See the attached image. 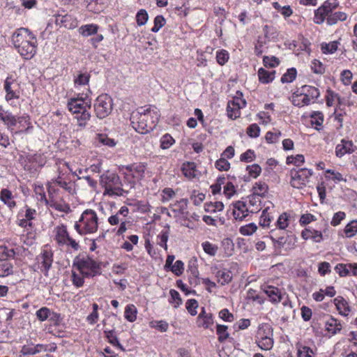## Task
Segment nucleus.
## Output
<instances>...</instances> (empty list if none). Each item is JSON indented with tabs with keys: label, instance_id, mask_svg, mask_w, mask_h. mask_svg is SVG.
<instances>
[{
	"label": "nucleus",
	"instance_id": "1",
	"mask_svg": "<svg viewBox=\"0 0 357 357\" xmlns=\"http://www.w3.org/2000/svg\"><path fill=\"white\" fill-rule=\"evenodd\" d=\"M11 41L23 59L29 60L36 55L38 40L35 34L28 28L17 29L11 36Z\"/></svg>",
	"mask_w": 357,
	"mask_h": 357
},
{
	"label": "nucleus",
	"instance_id": "2",
	"mask_svg": "<svg viewBox=\"0 0 357 357\" xmlns=\"http://www.w3.org/2000/svg\"><path fill=\"white\" fill-rule=\"evenodd\" d=\"M160 114L156 108L151 107L143 111L133 112L130 116L132 128L139 133L146 134L152 131L157 126Z\"/></svg>",
	"mask_w": 357,
	"mask_h": 357
},
{
	"label": "nucleus",
	"instance_id": "3",
	"mask_svg": "<svg viewBox=\"0 0 357 357\" xmlns=\"http://www.w3.org/2000/svg\"><path fill=\"white\" fill-rule=\"evenodd\" d=\"M98 221L96 213L92 209H86L75 222L74 228L79 235L93 234L98 230Z\"/></svg>",
	"mask_w": 357,
	"mask_h": 357
},
{
	"label": "nucleus",
	"instance_id": "4",
	"mask_svg": "<svg viewBox=\"0 0 357 357\" xmlns=\"http://www.w3.org/2000/svg\"><path fill=\"white\" fill-rule=\"evenodd\" d=\"M100 184L105 188V195L122 196L125 192L119 176L114 173L107 172L101 175Z\"/></svg>",
	"mask_w": 357,
	"mask_h": 357
},
{
	"label": "nucleus",
	"instance_id": "5",
	"mask_svg": "<svg viewBox=\"0 0 357 357\" xmlns=\"http://www.w3.org/2000/svg\"><path fill=\"white\" fill-rule=\"evenodd\" d=\"M73 268L85 275L86 278H93L101 274L100 265L92 258L86 257L74 263Z\"/></svg>",
	"mask_w": 357,
	"mask_h": 357
},
{
	"label": "nucleus",
	"instance_id": "6",
	"mask_svg": "<svg viewBox=\"0 0 357 357\" xmlns=\"http://www.w3.org/2000/svg\"><path fill=\"white\" fill-rule=\"evenodd\" d=\"M280 230H271L270 238L275 249L284 248L286 250L294 249L296 243V237L289 235L288 231H282V236H279Z\"/></svg>",
	"mask_w": 357,
	"mask_h": 357
},
{
	"label": "nucleus",
	"instance_id": "7",
	"mask_svg": "<svg viewBox=\"0 0 357 357\" xmlns=\"http://www.w3.org/2000/svg\"><path fill=\"white\" fill-rule=\"evenodd\" d=\"M54 232L55 234L54 240L59 245H68L73 248L75 250H78L79 245L76 239L71 237L67 230V227L64 225H60L54 228Z\"/></svg>",
	"mask_w": 357,
	"mask_h": 357
},
{
	"label": "nucleus",
	"instance_id": "8",
	"mask_svg": "<svg viewBox=\"0 0 357 357\" xmlns=\"http://www.w3.org/2000/svg\"><path fill=\"white\" fill-rule=\"evenodd\" d=\"M312 170L307 168L293 169L290 172V184L294 188L302 189L306 186L312 175Z\"/></svg>",
	"mask_w": 357,
	"mask_h": 357
},
{
	"label": "nucleus",
	"instance_id": "9",
	"mask_svg": "<svg viewBox=\"0 0 357 357\" xmlns=\"http://www.w3.org/2000/svg\"><path fill=\"white\" fill-rule=\"evenodd\" d=\"M112 99L107 93L100 95L96 100L94 109L99 119L107 117L112 110Z\"/></svg>",
	"mask_w": 357,
	"mask_h": 357
},
{
	"label": "nucleus",
	"instance_id": "10",
	"mask_svg": "<svg viewBox=\"0 0 357 357\" xmlns=\"http://www.w3.org/2000/svg\"><path fill=\"white\" fill-rule=\"evenodd\" d=\"M338 3L331 2L329 0H326L317 9L314 11L313 21L316 24H321L325 20L327 21V17L330 16L331 12L337 8Z\"/></svg>",
	"mask_w": 357,
	"mask_h": 357
},
{
	"label": "nucleus",
	"instance_id": "11",
	"mask_svg": "<svg viewBox=\"0 0 357 357\" xmlns=\"http://www.w3.org/2000/svg\"><path fill=\"white\" fill-rule=\"evenodd\" d=\"M242 93L237 91V96L234 97L231 100H229L227 106V116L232 119H236L241 115L240 109L244 107L246 105L245 99L242 98Z\"/></svg>",
	"mask_w": 357,
	"mask_h": 357
},
{
	"label": "nucleus",
	"instance_id": "12",
	"mask_svg": "<svg viewBox=\"0 0 357 357\" xmlns=\"http://www.w3.org/2000/svg\"><path fill=\"white\" fill-rule=\"evenodd\" d=\"M270 328L266 327L259 328L256 335V343L262 350H270L273 346V339Z\"/></svg>",
	"mask_w": 357,
	"mask_h": 357
},
{
	"label": "nucleus",
	"instance_id": "13",
	"mask_svg": "<svg viewBox=\"0 0 357 357\" xmlns=\"http://www.w3.org/2000/svg\"><path fill=\"white\" fill-rule=\"evenodd\" d=\"M68 109L73 114L80 113L82 110L91 107V100L89 98L88 95L83 94L80 97L71 98L68 101Z\"/></svg>",
	"mask_w": 357,
	"mask_h": 357
},
{
	"label": "nucleus",
	"instance_id": "14",
	"mask_svg": "<svg viewBox=\"0 0 357 357\" xmlns=\"http://www.w3.org/2000/svg\"><path fill=\"white\" fill-rule=\"evenodd\" d=\"M54 17L56 25L59 26L60 27H65L69 29H73L77 26V20L72 15L56 14L54 15Z\"/></svg>",
	"mask_w": 357,
	"mask_h": 357
},
{
	"label": "nucleus",
	"instance_id": "15",
	"mask_svg": "<svg viewBox=\"0 0 357 357\" xmlns=\"http://www.w3.org/2000/svg\"><path fill=\"white\" fill-rule=\"evenodd\" d=\"M38 263L40 265L41 271L47 275L48 271L52 266L53 261V254L50 250H43L40 255L38 258Z\"/></svg>",
	"mask_w": 357,
	"mask_h": 357
},
{
	"label": "nucleus",
	"instance_id": "16",
	"mask_svg": "<svg viewBox=\"0 0 357 357\" xmlns=\"http://www.w3.org/2000/svg\"><path fill=\"white\" fill-rule=\"evenodd\" d=\"M355 146L352 141L343 139L341 143L337 144L335 148V153L337 157H342L346 153H351L355 151Z\"/></svg>",
	"mask_w": 357,
	"mask_h": 357
},
{
	"label": "nucleus",
	"instance_id": "17",
	"mask_svg": "<svg viewBox=\"0 0 357 357\" xmlns=\"http://www.w3.org/2000/svg\"><path fill=\"white\" fill-rule=\"evenodd\" d=\"M129 214V209L127 206H123L116 213L108 218V222L111 225H117L125 220Z\"/></svg>",
	"mask_w": 357,
	"mask_h": 357
},
{
	"label": "nucleus",
	"instance_id": "18",
	"mask_svg": "<svg viewBox=\"0 0 357 357\" xmlns=\"http://www.w3.org/2000/svg\"><path fill=\"white\" fill-rule=\"evenodd\" d=\"M248 208L245 202L238 201L234 204L233 215L236 220H242L248 215Z\"/></svg>",
	"mask_w": 357,
	"mask_h": 357
},
{
	"label": "nucleus",
	"instance_id": "19",
	"mask_svg": "<svg viewBox=\"0 0 357 357\" xmlns=\"http://www.w3.org/2000/svg\"><path fill=\"white\" fill-rule=\"evenodd\" d=\"M292 103L298 107L307 105L310 102V98L307 94L301 93V91H295L291 97Z\"/></svg>",
	"mask_w": 357,
	"mask_h": 357
},
{
	"label": "nucleus",
	"instance_id": "20",
	"mask_svg": "<svg viewBox=\"0 0 357 357\" xmlns=\"http://www.w3.org/2000/svg\"><path fill=\"white\" fill-rule=\"evenodd\" d=\"M196 167L195 162H188L183 164L182 172L185 177L192 179L199 175V172Z\"/></svg>",
	"mask_w": 357,
	"mask_h": 357
},
{
	"label": "nucleus",
	"instance_id": "21",
	"mask_svg": "<svg viewBox=\"0 0 357 357\" xmlns=\"http://www.w3.org/2000/svg\"><path fill=\"white\" fill-rule=\"evenodd\" d=\"M264 291L272 302L279 303L281 301L282 295L278 288L273 286H265Z\"/></svg>",
	"mask_w": 357,
	"mask_h": 357
},
{
	"label": "nucleus",
	"instance_id": "22",
	"mask_svg": "<svg viewBox=\"0 0 357 357\" xmlns=\"http://www.w3.org/2000/svg\"><path fill=\"white\" fill-rule=\"evenodd\" d=\"M215 277L217 278V281L219 284L221 285H225L231 281L232 273L229 270L224 268L218 270L215 273Z\"/></svg>",
	"mask_w": 357,
	"mask_h": 357
},
{
	"label": "nucleus",
	"instance_id": "23",
	"mask_svg": "<svg viewBox=\"0 0 357 357\" xmlns=\"http://www.w3.org/2000/svg\"><path fill=\"white\" fill-rule=\"evenodd\" d=\"M335 305L340 312L344 316H347L350 312V307L347 301L342 296H337L334 299Z\"/></svg>",
	"mask_w": 357,
	"mask_h": 357
},
{
	"label": "nucleus",
	"instance_id": "24",
	"mask_svg": "<svg viewBox=\"0 0 357 357\" xmlns=\"http://www.w3.org/2000/svg\"><path fill=\"white\" fill-rule=\"evenodd\" d=\"M13 196L10 190L3 188L0 192V199L10 208L16 206V202L13 199Z\"/></svg>",
	"mask_w": 357,
	"mask_h": 357
},
{
	"label": "nucleus",
	"instance_id": "25",
	"mask_svg": "<svg viewBox=\"0 0 357 357\" xmlns=\"http://www.w3.org/2000/svg\"><path fill=\"white\" fill-rule=\"evenodd\" d=\"M339 45L340 42L337 40L321 43L320 45L321 51L324 54H332L337 50Z\"/></svg>",
	"mask_w": 357,
	"mask_h": 357
},
{
	"label": "nucleus",
	"instance_id": "26",
	"mask_svg": "<svg viewBox=\"0 0 357 357\" xmlns=\"http://www.w3.org/2000/svg\"><path fill=\"white\" fill-rule=\"evenodd\" d=\"M326 331L332 335H335L342 329L340 322L333 317H331L326 323Z\"/></svg>",
	"mask_w": 357,
	"mask_h": 357
},
{
	"label": "nucleus",
	"instance_id": "27",
	"mask_svg": "<svg viewBox=\"0 0 357 357\" xmlns=\"http://www.w3.org/2000/svg\"><path fill=\"white\" fill-rule=\"evenodd\" d=\"M347 19V15L342 11L331 12V14L327 17V24L334 25L338 22H344Z\"/></svg>",
	"mask_w": 357,
	"mask_h": 357
},
{
	"label": "nucleus",
	"instance_id": "28",
	"mask_svg": "<svg viewBox=\"0 0 357 357\" xmlns=\"http://www.w3.org/2000/svg\"><path fill=\"white\" fill-rule=\"evenodd\" d=\"M98 29L99 26L98 24H89L81 26L79 29V31L82 36L87 37L91 35L96 34Z\"/></svg>",
	"mask_w": 357,
	"mask_h": 357
},
{
	"label": "nucleus",
	"instance_id": "29",
	"mask_svg": "<svg viewBox=\"0 0 357 357\" xmlns=\"http://www.w3.org/2000/svg\"><path fill=\"white\" fill-rule=\"evenodd\" d=\"M213 324V320L212 315L211 314H205V311L203 309L202 312L199 314L198 317V326L204 328H208Z\"/></svg>",
	"mask_w": 357,
	"mask_h": 357
},
{
	"label": "nucleus",
	"instance_id": "30",
	"mask_svg": "<svg viewBox=\"0 0 357 357\" xmlns=\"http://www.w3.org/2000/svg\"><path fill=\"white\" fill-rule=\"evenodd\" d=\"M0 119L9 128L14 127L17 123V119L11 113L8 112L0 111Z\"/></svg>",
	"mask_w": 357,
	"mask_h": 357
},
{
	"label": "nucleus",
	"instance_id": "31",
	"mask_svg": "<svg viewBox=\"0 0 357 357\" xmlns=\"http://www.w3.org/2000/svg\"><path fill=\"white\" fill-rule=\"evenodd\" d=\"M46 204L50 207L54 208L56 210L61 211V212H68L70 210V206L68 204H65L63 202H59L57 201H55L54 199L50 197L48 200H46Z\"/></svg>",
	"mask_w": 357,
	"mask_h": 357
},
{
	"label": "nucleus",
	"instance_id": "32",
	"mask_svg": "<svg viewBox=\"0 0 357 357\" xmlns=\"http://www.w3.org/2000/svg\"><path fill=\"white\" fill-rule=\"evenodd\" d=\"M268 41L266 40L265 38L258 36L255 45V54L257 56H261L268 48Z\"/></svg>",
	"mask_w": 357,
	"mask_h": 357
},
{
	"label": "nucleus",
	"instance_id": "33",
	"mask_svg": "<svg viewBox=\"0 0 357 357\" xmlns=\"http://www.w3.org/2000/svg\"><path fill=\"white\" fill-rule=\"evenodd\" d=\"M275 73V71L269 72L263 68H261L258 70L259 79L262 83H269L274 79Z\"/></svg>",
	"mask_w": 357,
	"mask_h": 357
},
{
	"label": "nucleus",
	"instance_id": "34",
	"mask_svg": "<svg viewBox=\"0 0 357 357\" xmlns=\"http://www.w3.org/2000/svg\"><path fill=\"white\" fill-rule=\"evenodd\" d=\"M75 118L77 119V125L79 127H85L91 118V114L86 108L80 113L76 114Z\"/></svg>",
	"mask_w": 357,
	"mask_h": 357
},
{
	"label": "nucleus",
	"instance_id": "35",
	"mask_svg": "<svg viewBox=\"0 0 357 357\" xmlns=\"http://www.w3.org/2000/svg\"><path fill=\"white\" fill-rule=\"evenodd\" d=\"M13 266L8 261H0V277H6L13 274Z\"/></svg>",
	"mask_w": 357,
	"mask_h": 357
},
{
	"label": "nucleus",
	"instance_id": "36",
	"mask_svg": "<svg viewBox=\"0 0 357 357\" xmlns=\"http://www.w3.org/2000/svg\"><path fill=\"white\" fill-rule=\"evenodd\" d=\"M15 255L14 249L6 245H0V261H7L8 259L14 258Z\"/></svg>",
	"mask_w": 357,
	"mask_h": 357
},
{
	"label": "nucleus",
	"instance_id": "37",
	"mask_svg": "<svg viewBox=\"0 0 357 357\" xmlns=\"http://www.w3.org/2000/svg\"><path fill=\"white\" fill-rule=\"evenodd\" d=\"M137 308L132 305L130 304L126 307L125 309V318L130 322H133L137 318Z\"/></svg>",
	"mask_w": 357,
	"mask_h": 357
},
{
	"label": "nucleus",
	"instance_id": "38",
	"mask_svg": "<svg viewBox=\"0 0 357 357\" xmlns=\"http://www.w3.org/2000/svg\"><path fill=\"white\" fill-rule=\"evenodd\" d=\"M269 208H266L263 211L260 217V225L263 227H268L271 222L273 220V217L268 213Z\"/></svg>",
	"mask_w": 357,
	"mask_h": 357
},
{
	"label": "nucleus",
	"instance_id": "39",
	"mask_svg": "<svg viewBox=\"0 0 357 357\" xmlns=\"http://www.w3.org/2000/svg\"><path fill=\"white\" fill-rule=\"evenodd\" d=\"M228 327L225 325L217 324L216 333L218 335V341L224 342L229 337V333L227 331Z\"/></svg>",
	"mask_w": 357,
	"mask_h": 357
},
{
	"label": "nucleus",
	"instance_id": "40",
	"mask_svg": "<svg viewBox=\"0 0 357 357\" xmlns=\"http://www.w3.org/2000/svg\"><path fill=\"white\" fill-rule=\"evenodd\" d=\"M268 187L265 183L257 182L253 186V193L258 197H264L268 192Z\"/></svg>",
	"mask_w": 357,
	"mask_h": 357
},
{
	"label": "nucleus",
	"instance_id": "41",
	"mask_svg": "<svg viewBox=\"0 0 357 357\" xmlns=\"http://www.w3.org/2000/svg\"><path fill=\"white\" fill-rule=\"evenodd\" d=\"M215 59L220 66H224L229 59V54L226 50H220L216 52Z\"/></svg>",
	"mask_w": 357,
	"mask_h": 357
},
{
	"label": "nucleus",
	"instance_id": "42",
	"mask_svg": "<svg viewBox=\"0 0 357 357\" xmlns=\"http://www.w3.org/2000/svg\"><path fill=\"white\" fill-rule=\"evenodd\" d=\"M72 271V282L76 287H81L84 284V278L85 275L78 272L75 268Z\"/></svg>",
	"mask_w": 357,
	"mask_h": 357
},
{
	"label": "nucleus",
	"instance_id": "43",
	"mask_svg": "<svg viewBox=\"0 0 357 357\" xmlns=\"http://www.w3.org/2000/svg\"><path fill=\"white\" fill-rule=\"evenodd\" d=\"M289 215H287V213H282L277 222H276V227H278V229H276L275 230H284L289 225Z\"/></svg>",
	"mask_w": 357,
	"mask_h": 357
},
{
	"label": "nucleus",
	"instance_id": "44",
	"mask_svg": "<svg viewBox=\"0 0 357 357\" xmlns=\"http://www.w3.org/2000/svg\"><path fill=\"white\" fill-rule=\"evenodd\" d=\"M297 70L295 68H289L287 72L282 76L281 82L282 83L292 82L296 77Z\"/></svg>",
	"mask_w": 357,
	"mask_h": 357
},
{
	"label": "nucleus",
	"instance_id": "45",
	"mask_svg": "<svg viewBox=\"0 0 357 357\" xmlns=\"http://www.w3.org/2000/svg\"><path fill=\"white\" fill-rule=\"evenodd\" d=\"M29 161L36 163L38 167H43L46 163V157L43 153H36L29 156Z\"/></svg>",
	"mask_w": 357,
	"mask_h": 357
},
{
	"label": "nucleus",
	"instance_id": "46",
	"mask_svg": "<svg viewBox=\"0 0 357 357\" xmlns=\"http://www.w3.org/2000/svg\"><path fill=\"white\" fill-rule=\"evenodd\" d=\"M224 208V204L221 202H210L205 204V211L208 213L221 211Z\"/></svg>",
	"mask_w": 357,
	"mask_h": 357
},
{
	"label": "nucleus",
	"instance_id": "47",
	"mask_svg": "<svg viewBox=\"0 0 357 357\" xmlns=\"http://www.w3.org/2000/svg\"><path fill=\"white\" fill-rule=\"evenodd\" d=\"M136 22L138 26H144L149 20V15L145 9H140L136 14Z\"/></svg>",
	"mask_w": 357,
	"mask_h": 357
},
{
	"label": "nucleus",
	"instance_id": "48",
	"mask_svg": "<svg viewBox=\"0 0 357 357\" xmlns=\"http://www.w3.org/2000/svg\"><path fill=\"white\" fill-rule=\"evenodd\" d=\"M174 143V139L169 134H165L160 138V148L162 149H167Z\"/></svg>",
	"mask_w": 357,
	"mask_h": 357
},
{
	"label": "nucleus",
	"instance_id": "49",
	"mask_svg": "<svg viewBox=\"0 0 357 357\" xmlns=\"http://www.w3.org/2000/svg\"><path fill=\"white\" fill-rule=\"evenodd\" d=\"M105 336L108 342L114 346L119 347L121 350H124L122 345L120 344L117 337L114 335V331H105Z\"/></svg>",
	"mask_w": 357,
	"mask_h": 357
},
{
	"label": "nucleus",
	"instance_id": "50",
	"mask_svg": "<svg viewBox=\"0 0 357 357\" xmlns=\"http://www.w3.org/2000/svg\"><path fill=\"white\" fill-rule=\"evenodd\" d=\"M344 233L348 238L353 237L357 233V220H352L344 228Z\"/></svg>",
	"mask_w": 357,
	"mask_h": 357
},
{
	"label": "nucleus",
	"instance_id": "51",
	"mask_svg": "<svg viewBox=\"0 0 357 357\" xmlns=\"http://www.w3.org/2000/svg\"><path fill=\"white\" fill-rule=\"evenodd\" d=\"M257 229V226L255 223H249L242 226L239 229V231L242 235L250 236L253 234Z\"/></svg>",
	"mask_w": 357,
	"mask_h": 357
},
{
	"label": "nucleus",
	"instance_id": "52",
	"mask_svg": "<svg viewBox=\"0 0 357 357\" xmlns=\"http://www.w3.org/2000/svg\"><path fill=\"white\" fill-rule=\"evenodd\" d=\"M169 227L167 226V229L162 230L160 233V234L158 236V238H159V241H158V244L160 246L164 248V249L165 250H167V242L168 241L169 234Z\"/></svg>",
	"mask_w": 357,
	"mask_h": 357
},
{
	"label": "nucleus",
	"instance_id": "53",
	"mask_svg": "<svg viewBox=\"0 0 357 357\" xmlns=\"http://www.w3.org/2000/svg\"><path fill=\"white\" fill-rule=\"evenodd\" d=\"M204 252L210 256H215L218 252V247L216 245L212 244L208 241H205L202 244Z\"/></svg>",
	"mask_w": 357,
	"mask_h": 357
},
{
	"label": "nucleus",
	"instance_id": "54",
	"mask_svg": "<svg viewBox=\"0 0 357 357\" xmlns=\"http://www.w3.org/2000/svg\"><path fill=\"white\" fill-rule=\"evenodd\" d=\"M263 63L266 68H275L280 64V60L274 56H264L263 57Z\"/></svg>",
	"mask_w": 357,
	"mask_h": 357
},
{
	"label": "nucleus",
	"instance_id": "55",
	"mask_svg": "<svg viewBox=\"0 0 357 357\" xmlns=\"http://www.w3.org/2000/svg\"><path fill=\"white\" fill-rule=\"evenodd\" d=\"M165 19L161 15H158L154 18L153 21V26L151 28V31L153 33H157L159 30L165 26Z\"/></svg>",
	"mask_w": 357,
	"mask_h": 357
},
{
	"label": "nucleus",
	"instance_id": "56",
	"mask_svg": "<svg viewBox=\"0 0 357 357\" xmlns=\"http://www.w3.org/2000/svg\"><path fill=\"white\" fill-rule=\"evenodd\" d=\"M96 139L99 143L109 147H113L116 145L115 141L113 139L109 138L107 135L105 134L98 135Z\"/></svg>",
	"mask_w": 357,
	"mask_h": 357
},
{
	"label": "nucleus",
	"instance_id": "57",
	"mask_svg": "<svg viewBox=\"0 0 357 357\" xmlns=\"http://www.w3.org/2000/svg\"><path fill=\"white\" fill-rule=\"evenodd\" d=\"M311 70L316 74H324L325 73V67L324 64L317 59H314L311 63Z\"/></svg>",
	"mask_w": 357,
	"mask_h": 357
},
{
	"label": "nucleus",
	"instance_id": "58",
	"mask_svg": "<svg viewBox=\"0 0 357 357\" xmlns=\"http://www.w3.org/2000/svg\"><path fill=\"white\" fill-rule=\"evenodd\" d=\"M340 79L344 86H349L351 84L353 74L349 70H344L340 74Z\"/></svg>",
	"mask_w": 357,
	"mask_h": 357
},
{
	"label": "nucleus",
	"instance_id": "59",
	"mask_svg": "<svg viewBox=\"0 0 357 357\" xmlns=\"http://www.w3.org/2000/svg\"><path fill=\"white\" fill-rule=\"evenodd\" d=\"M298 357H313V351L307 346H297Z\"/></svg>",
	"mask_w": 357,
	"mask_h": 357
},
{
	"label": "nucleus",
	"instance_id": "60",
	"mask_svg": "<svg viewBox=\"0 0 357 357\" xmlns=\"http://www.w3.org/2000/svg\"><path fill=\"white\" fill-rule=\"evenodd\" d=\"M246 170L248 172L249 176L254 178L259 176L261 172V168L257 164L247 166Z\"/></svg>",
	"mask_w": 357,
	"mask_h": 357
},
{
	"label": "nucleus",
	"instance_id": "61",
	"mask_svg": "<svg viewBox=\"0 0 357 357\" xmlns=\"http://www.w3.org/2000/svg\"><path fill=\"white\" fill-rule=\"evenodd\" d=\"M90 75L87 73H81L75 79V84L77 86L86 85L89 83Z\"/></svg>",
	"mask_w": 357,
	"mask_h": 357
},
{
	"label": "nucleus",
	"instance_id": "62",
	"mask_svg": "<svg viewBox=\"0 0 357 357\" xmlns=\"http://www.w3.org/2000/svg\"><path fill=\"white\" fill-rule=\"evenodd\" d=\"M335 270L337 273L339 274L340 277H345L349 275V270L348 264H338L335 267Z\"/></svg>",
	"mask_w": 357,
	"mask_h": 357
},
{
	"label": "nucleus",
	"instance_id": "63",
	"mask_svg": "<svg viewBox=\"0 0 357 357\" xmlns=\"http://www.w3.org/2000/svg\"><path fill=\"white\" fill-rule=\"evenodd\" d=\"M184 270V264L181 260H177L172 266L171 271L177 276L181 275Z\"/></svg>",
	"mask_w": 357,
	"mask_h": 357
},
{
	"label": "nucleus",
	"instance_id": "64",
	"mask_svg": "<svg viewBox=\"0 0 357 357\" xmlns=\"http://www.w3.org/2000/svg\"><path fill=\"white\" fill-rule=\"evenodd\" d=\"M215 167L220 171H227L230 168V163L224 158L215 162Z\"/></svg>",
	"mask_w": 357,
	"mask_h": 357
}]
</instances>
